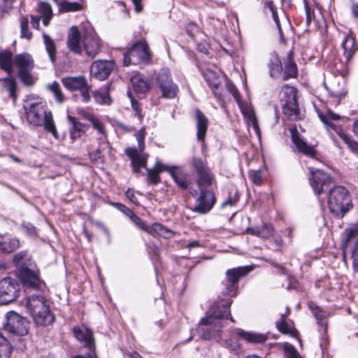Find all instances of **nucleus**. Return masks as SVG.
I'll return each instance as SVG.
<instances>
[{"label": "nucleus", "instance_id": "24", "mask_svg": "<svg viewBox=\"0 0 358 358\" xmlns=\"http://www.w3.org/2000/svg\"><path fill=\"white\" fill-rule=\"evenodd\" d=\"M266 64L270 76L273 78H280L282 73V64L275 52H272L268 55Z\"/></svg>", "mask_w": 358, "mask_h": 358}, {"label": "nucleus", "instance_id": "60", "mask_svg": "<svg viewBox=\"0 0 358 358\" xmlns=\"http://www.w3.org/2000/svg\"><path fill=\"white\" fill-rule=\"evenodd\" d=\"M305 10L306 15V24L308 26L310 24L312 20L315 17V13L314 10L306 3Z\"/></svg>", "mask_w": 358, "mask_h": 358}, {"label": "nucleus", "instance_id": "10", "mask_svg": "<svg viewBox=\"0 0 358 358\" xmlns=\"http://www.w3.org/2000/svg\"><path fill=\"white\" fill-rule=\"evenodd\" d=\"M157 87L161 92V97L172 99L176 97L179 91L178 85L173 82L169 69L162 68L155 77Z\"/></svg>", "mask_w": 358, "mask_h": 358}, {"label": "nucleus", "instance_id": "13", "mask_svg": "<svg viewBox=\"0 0 358 358\" xmlns=\"http://www.w3.org/2000/svg\"><path fill=\"white\" fill-rule=\"evenodd\" d=\"M312 177L310 178V183L315 194L319 199H322L324 195L334 185L331 177L324 171L317 169L311 172Z\"/></svg>", "mask_w": 358, "mask_h": 358}, {"label": "nucleus", "instance_id": "3", "mask_svg": "<svg viewBox=\"0 0 358 358\" xmlns=\"http://www.w3.org/2000/svg\"><path fill=\"white\" fill-rule=\"evenodd\" d=\"M317 114L335 144L338 145V139L341 138L354 153L358 154V143L352 139L343 128L342 122L347 120V117L341 116L331 110L318 111Z\"/></svg>", "mask_w": 358, "mask_h": 358}, {"label": "nucleus", "instance_id": "47", "mask_svg": "<svg viewBox=\"0 0 358 358\" xmlns=\"http://www.w3.org/2000/svg\"><path fill=\"white\" fill-rule=\"evenodd\" d=\"M47 88L54 94L55 100L58 103H61L64 102V96L62 92L59 84L57 81L48 84Z\"/></svg>", "mask_w": 358, "mask_h": 358}, {"label": "nucleus", "instance_id": "33", "mask_svg": "<svg viewBox=\"0 0 358 358\" xmlns=\"http://www.w3.org/2000/svg\"><path fill=\"white\" fill-rule=\"evenodd\" d=\"M43 44L48 57L52 64L56 61L57 48L55 41L45 32L42 33Z\"/></svg>", "mask_w": 358, "mask_h": 358}, {"label": "nucleus", "instance_id": "45", "mask_svg": "<svg viewBox=\"0 0 358 358\" xmlns=\"http://www.w3.org/2000/svg\"><path fill=\"white\" fill-rule=\"evenodd\" d=\"M131 83L134 90L138 93H145L148 90L147 82L139 76L131 78Z\"/></svg>", "mask_w": 358, "mask_h": 358}, {"label": "nucleus", "instance_id": "12", "mask_svg": "<svg viewBox=\"0 0 358 358\" xmlns=\"http://www.w3.org/2000/svg\"><path fill=\"white\" fill-rule=\"evenodd\" d=\"M76 338L81 343L83 347L88 350L86 355H76L72 358H98L95 352V341L93 332L83 327H75L73 329Z\"/></svg>", "mask_w": 358, "mask_h": 358}, {"label": "nucleus", "instance_id": "29", "mask_svg": "<svg viewBox=\"0 0 358 358\" xmlns=\"http://www.w3.org/2000/svg\"><path fill=\"white\" fill-rule=\"evenodd\" d=\"M342 48L344 51L343 55L348 62L357 49L355 47V38L352 34H350L345 36L342 42Z\"/></svg>", "mask_w": 358, "mask_h": 358}, {"label": "nucleus", "instance_id": "41", "mask_svg": "<svg viewBox=\"0 0 358 358\" xmlns=\"http://www.w3.org/2000/svg\"><path fill=\"white\" fill-rule=\"evenodd\" d=\"M166 165H163L159 162H157L155 165V168L152 169H147L148 172V180L152 184H157L160 180L159 173L160 172L164 171L163 166Z\"/></svg>", "mask_w": 358, "mask_h": 358}, {"label": "nucleus", "instance_id": "40", "mask_svg": "<svg viewBox=\"0 0 358 358\" xmlns=\"http://www.w3.org/2000/svg\"><path fill=\"white\" fill-rule=\"evenodd\" d=\"M290 310L289 307L286 308V313L282 314L280 318L276 322L275 325L278 329L284 334H292L294 331H296V329H292V327L286 322V317L289 314Z\"/></svg>", "mask_w": 358, "mask_h": 358}, {"label": "nucleus", "instance_id": "44", "mask_svg": "<svg viewBox=\"0 0 358 358\" xmlns=\"http://www.w3.org/2000/svg\"><path fill=\"white\" fill-rule=\"evenodd\" d=\"M60 13L75 12L82 9V5L78 2L62 1L59 4Z\"/></svg>", "mask_w": 358, "mask_h": 358}, {"label": "nucleus", "instance_id": "27", "mask_svg": "<svg viewBox=\"0 0 358 358\" xmlns=\"http://www.w3.org/2000/svg\"><path fill=\"white\" fill-rule=\"evenodd\" d=\"M67 119L71 124L69 128L70 138L72 142H74L77 138H80L85 133V124L78 121V120L70 115H68Z\"/></svg>", "mask_w": 358, "mask_h": 358}, {"label": "nucleus", "instance_id": "2", "mask_svg": "<svg viewBox=\"0 0 358 358\" xmlns=\"http://www.w3.org/2000/svg\"><path fill=\"white\" fill-rule=\"evenodd\" d=\"M231 303V299H227L225 303L216 305L211 314L201 320L196 332L202 339L210 340L221 331L223 327L222 319L229 318L234 322L229 309Z\"/></svg>", "mask_w": 358, "mask_h": 358}, {"label": "nucleus", "instance_id": "23", "mask_svg": "<svg viewBox=\"0 0 358 358\" xmlns=\"http://www.w3.org/2000/svg\"><path fill=\"white\" fill-rule=\"evenodd\" d=\"M292 134V141L300 152L310 157H315L316 151L313 146L308 145L307 143L301 138L296 129L290 130Z\"/></svg>", "mask_w": 358, "mask_h": 358}, {"label": "nucleus", "instance_id": "8", "mask_svg": "<svg viewBox=\"0 0 358 358\" xmlns=\"http://www.w3.org/2000/svg\"><path fill=\"white\" fill-rule=\"evenodd\" d=\"M138 142V150L136 148L125 149V154L131 159L134 172H139L141 168L145 167L146 157L141 154L145 150V127H143L135 134Z\"/></svg>", "mask_w": 358, "mask_h": 358}, {"label": "nucleus", "instance_id": "37", "mask_svg": "<svg viewBox=\"0 0 358 358\" xmlns=\"http://www.w3.org/2000/svg\"><path fill=\"white\" fill-rule=\"evenodd\" d=\"M297 76V66L289 52L285 62V69L282 75V79L287 80L290 78H296Z\"/></svg>", "mask_w": 358, "mask_h": 358}, {"label": "nucleus", "instance_id": "16", "mask_svg": "<svg viewBox=\"0 0 358 358\" xmlns=\"http://www.w3.org/2000/svg\"><path fill=\"white\" fill-rule=\"evenodd\" d=\"M250 271L246 267H237L228 269L226 272V280L223 285L224 289L222 293L224 295L235 296L238 289V284L240 278L246 275Z\"/></svg>", "mask_w": 358, "mask_h": 358}, {"label": "nucleus", "instance_id": "42", "mask_svg": "<svg viewBox=\"0 0 358 358\" xmlns=\"http://www.w3.org/2000/svg\"><path fill=\"white\" fill-rule=\"evenodd\" d=\"M38 10L41 15L40 17L43 18V24L48 26L52 16L51 6L48 3L41 2Z\"/></svg>", "mask_w": 358, "mask_h": 358}, {"label": "nucleus", "instance_id": "20", "mask_svg": "<svg viewBox=\"0 0 358 358\" xmlns=\"http://www.w3.org/2000/svg\"><path fill=\"white\" fill-rule=\"evenodd\" d=\"M115 68V63L109 60H97L90 68L91 75L99 80L106 79Z\"/></svg>", "mask_w": 358, "mask_h": 358}, {"label": "nucleus", "instance_id": "28", "mask_svg": "<svg viewBox=\"0 0 358 358\" xmlns=\"http://www.w3.org/2000/svg\"><path fill=\"white\" fill-rule=\"evenodd\" d=\"M14 57L11 51L1 50L0 51V68L10 75L13 71Z\"/></svg>", "mask_w": 358, "mask_h": 358}, {"label": "nucleus", "instance_id": "62", "mask_svg": "<svg viewBox=\"0 0 358 358\" xmlns=\"http://www.w3.org/2000/svg\"><path fill=\"white\" fill-rule=\"evenodd\" d=\"M41 17L38 16H31V23L32 25V27L36 29H38L40 27V20Z\"/></svg>", "mask_w": 358, "mask_h": 358}, {"label": "nucleus", "instance_id": "18", "mask_svg": "<svg viewBox=\"0 0 358 358\" xmlns=\"http://www.w3.org/2000/svg\"><path fill=\"white\" fill-rule=\"evenodd\" d=\"M214 95L222 101L231 100V96L234 97L237 103L241 106V94L236 86L229 80H225L224 85L213 88Z\"/></svg>", "mask_w": 358, "mask_h": 358}, {"label": "nucleus", "instance_id": "64", "mask_svg": "<svg viewBox=\"0 0 358 358\" xmlns=\"http://www.w3.org/2000/svg\"><path fill=\"white\" fill-rule=\"evenodd\" d=\"M125 195L132 203H134L135 204L138 203V199L136 197V196L134 195V193L132 191H131L130 189H128L125 192Z\"/></svg>", "mask_w": 358, "mask_h": 358}, {"label": "nucleus", "instance_id": "50", "mask_svg": "<svg viewBox=\"0 0 358 358\" xmlns=\"http://www.w3.org/2000/svg\"><path fill=\"white\" fill-rule=\"evenodd\" d=\"M265 8H268L269 11L271 13L272 17L275 22L277 28L278 29L280 37H282V31L280 27V20L278 15V13L275 7L274 6L273 2L272 1H266L264 4Z\"/></svg>", "mask_w": 358, "mask_h": 358}, {"label": "nucleus", "instance_id": "7", "mask_svg": "<svg viewBox=\"0 0 358 358\" xmlns=\"http://www.w3.org/2000/svg\"><path fill=\"white\" fill-rule=\"evenodd\" d=\"M14 65L17 69V77L26 87L34 85L36 78L31 74L35 64L32 57L28 53L17 54L14 57Z\"/></svg>", "mask_w": 358, "mask_h": 358}, {"label": "nucleus", "instance_id": "59", "mask_svg": "<svg viewBox=\"0 0 358 358\" xmlns=\"http://www.w3.org/2000/svg\"><path fill=\"white\" fill-rule=\"evenodd\" d=\"M78 90L80 92L82 101L85 103H88L90 101L91 97L89 93L90 87L87 83Z\"/></svg>", "mask_w": 358, "mask_h": 358}, {"label": "nucleus", "instance_id": "22", "mask_svg": "<svg viewBox=\"0 0 358 358\" xmlns=\"http://www.w3.org/2000/svg\"><path fill=\"white\" fill-rule=\"evenodd\" d=\"M67 47L74 54L80 55L83 52V36L77 27H72L69 31Z\"/></svg>", "mask_w": 358, "mask_h": 358}, {"label": "nucleus", "instance_id": "43", "mask_svg": "<svg viewBox=\"0 0 358 358\" xmlns=\"http://www.w3.org/2000/svg\"><path fill=\"white\" fill-rule=\"evenodd\" d=\"M240 335L250 343H262L267 340V336L263 334L242 331Z\"/></svg>", "mask_w": 358, "mask_h": 358}, {"label": "nucleus", "instance_id": "55", "mask_svg": "<svg viewBox=\"0 0 358 358\" xmlns=\"http://www.w3.org/2000/svg\"><path fill=\"white\" fill-rule=\"evenodd\" d=\"M249 178L256 185H261L262 178V172L260 170L258 171H250L248 174Z\"/></svg>", "mask_w": 358, "mask_h": 358}, {"label": "nucleus", "instance_id": "25", "mask_svg": "<svg viewBox=\"0 0 358 358\" xmlns=\"http://www.w3.org/2000/svg\"><path fill=\"white\" fill-rule=\"evenodd\" d=\"M195 119L196 123V138L199 141H204L208 127L207 117L199 110H195Z\"/></svg>", "mask_w": 358, "mask_h": 358}, {"label": "nucleus", "instance_id": "15", "mask_svg": "<svg viewBox=\"0 0 358 358\" xmlns=\"http://www.w3.org/2000/svg\"><path fill=\"white\" fill-rule=\"evenodd\" d=\"M20 293V285L12 278H4L0 281V303L8 304L15 301Z\"/></svg>", "mask_w": 358, "mask_h": 358}, {"label": "nucleus", "instance_id": "11", "mask_svg": "<svg viewBox=\"0 0 358 358\" xmlns=\"http://www.w3.org/2000/svg\"><path fill=\"white\" fill-rule=\"evenodd\" d=\"M3 327L4 330L10 334L13 338L23 337L29 332L28 320L15 311L6 314V322Z\"/></svg>", "mask_w": 358, "mask_h": 358}, {"label": "nucleus", "instance_id": "46", "mask_svg": "<svg viewBox=\"0 0 358 358\" xmlns=\"http://www.w3.org/2000/svg\"><path fill=\"white\" fill-rule=\"evenodd\" d=\"M12 350L9 341L0 334V358H10Z\"/></svg>", "mask_w": 358, "mask_h": 358}, {"label": "nucleus", "instance_id": "53", "mask_svg": "<svg viewBox=\"0 0 358 358\" xmlns=\"http://www.w3.org/2000/svg\"><path fill=\"white\" fill-rule=\"evenodd\" d=\"M131 220L140 229L142 230L149 232L150 226H148L146 223L138 215H136L133 211L129 210V214H128Z\"/></svg>", "mask_w": 358, "mask_h": 358}, {"label": "nucleus", "instance_id": "6", "mask_svg": "<svg viewBox=\"0 0 358 358\" xmlns=\"http://www.w3.org/2000/svg\"><path fill=\"white\" fill-rule=\"evenodd\" d=\"M25 306L37 325L48 326L53 323L55 316L51 313L48 301L43 295L31 294L27 296Z\"/></svg>", "mask_w": 358, "mask_h": 358}, {"label": "nucleus", "instance_id": "52", "mask_svg": "<svg viewBox=\"0 0 358 358\" xmlns=\"http://www.w3.org/2000/svg\"><path fill=\"white\" fill-rule=\"evenodd\" d=\"M95 101L100 104H110L112 100L108 92L96 91L93 93Z\"/></svg>", "mask_w": 358, "mask_h": 358}, {"label": "nucleus", "instance_id": "34", "mask_svg": "<svg viewBox=\"0 0 358 358\" xmlns=\"http://www.w3.org/2000/svg\"><path fill=\"white\" fill-rule=\"evenodd\" d=\"M273 227L268 224H264L261 227L255 228H248L246 233L251 235H255L262 238H268L273 234Z\"/></svg>", "mask_w": 358, "mask_h": 358}, {"label": "nucleus", "instance_id": "38", "mask_svg": "<svg viewBox=\"0 0 358 358\" xmlns=\"http://www.w3.org/2000/svg\"><path fill=\"white\" fill-rule=\"evenodd\" d=\"M203 76L212 90L213 88L220 85L221 83L226 80L225 78L220 77L215 71L208 69L203 72Z\"/></svg>", "mask_w": 358, "mask_h": 358}, {"label": "nucleus", "instance_id": "19", "mask_svg": "<svg viewBox=\"0 0 358 358\" xmlns=\"http://www.w3.org/2000/svg\"><path fill=\"white\" fill-rule=\"evenodd\" d=\"M83 50L92 58L101 51V43L98 36L93 30L86 31L83 36Z\"/></svg>", "mask_w": 358, "mask_h": 358}, {"label": "nucleus", "instance_id": "57", "mask_svg": "<svg viewBox=\"0 0 358 358\" xmlns=\"http://www.w3.org/2000/svg\"><path fill=\"white\" fill-rule=\"evenodd\" d=\"M24 232L29 236H36V229L31 223H23L22 225Z\"/></svg>", "mask_w": 358, "mask_h": 358}, {"label": "nucleus", "instance_id": "32", "mask_svg": "<svg viewBox=\"0 0 358 358\" xmlns=\"http://www.w3.org/2000/svg\"><path fill=\"white\" fill-rule=\"evenodd\" d=\"M283 113L287 116L289 120H296L299 115V109L297 101H285L282 103Z\"/></svg>", "mask_w": 358, "mask_h": 358}, {"label": "nucleus", "instance_id": "51", "mask_svg": "<svg viewBox=\"0 0 358 358\" xmlns=\"http://www.w3.org/2000/svg\"><path fill=\"white\" fill-rule=\"evenodd\" d=\"M21 38L30 40L32 36L31 32L29 29V20L27 17H22L20 18Z\"/></svg>", "mask_w": 358, "mask_h": 358}, {"label": "nucleus", "instance_id": "58", "mask_svg": "<svg viewBox=\"0 0 358 358\" xmlns=\"http://www.w3.org/2000/svg\"><path fill=\"white\" fill-rule=\"evenodd\" d=\"M131 108L135 110V116H137L138 119L141 121L143 120V115L138 101L134 98H131Z\"/></svg>", "mask_w": 358, "mask_h": 358}, {"label": "nucleus", "instance_id": "9", "mask_svg": "<svg viewBox=\"0 0 358 358\" xmlns=\"http://www.w3.org/2000/svg\"><path fill=\"white\" fill-rule=\"evenodd\" d=\"M151 59L149 48L145 42L138 41L126 52L124 53V65H138L147 64Z\"/></svg>", "mask_w": 358, "mask_h": 358}, {"label": "nucleus", "instance_id": "5", "mask_svg": "<svg viewBox=\"0 0 358 358\" xmlns=\"http://www.w3.org/2000/svg\"><path fill=\"white\" fill-rule=\"evenodd\" d=\"M326 199L329 211L338 218H342L352 207L350 192L341 185L334 186L320 201L324 202Z\"/></svg>", "mask_w": 358, "mask_h": 358}, {"label": "nucleus", "instance_id": "48", "mask_svg": "<svg viewBox=\"0 0 358 358\" xmlns=\"http://www.w3.org/2000/svg\"><path fill=\"white\" fill-rule=\"evenodd\" d=\"M86 119L92 124L93 128L96 129L98 134L106 136V131L103 124L94 115H87Z\"/></svg>", "mask_w": 358, "mask_h": 358}, {"label": "nucleus", "instance_id": "49", "mask_svg": "<svg viewBox=\"0 0 358 358\" xmlns=\"http://www.w3.org/2000/svg\"><path fill=\"white\" fill-rule=\"evenodd\" d=\"M296 90L287 85L282 87L281 91V101L285 103V101H294L296 100Z\"/></svg>", "mask_w": 358, "mask_h": 358}, {"label": "nucleus", "instance_id": "61", "mask_svg": "<svg viewBox=\"0 0 358 358\" xmlns=\"http://www.w3.org/2000/svg\"><path fill=\"white\" fill-rule=\"evenodd\" d=\"M238 196H237L236 194H235L233 197L231 196H229V198L222 203V207H225L227 206H234L236 203L238 201Z\"/></svg>", "mask_w": 358, "mask_h": 358}, {"label": "nucleus", "instance_id": "1", "mask_svg": "<svg viewBox=\"0 0 358 358\" xmlns=\"http://www.w3.org/2000/svg\"><path fill=\"white\" fill-rule=\"evenodd\" d=\"M23 108L29 124L36 127H43L44 129L50 133L55 138H59L52 113L48 110L45 101L41 98L29 96L24 100Z\"/></svg>", "mask_w": 358, "mask_h": 358}, {"label": "nucleus", "instance_id": "36", "mask_svg": "<svg viewBox=\"0 0 358 358\" xmlns=\"http://www.w3.org/2000/svg\"><path fill=\"white\" fill-rule=\"evenodd\" d=\"M3 87L8 92L9 96L15 102L17 98V84L15 78L8 76L3 80Z\"/></svg>", "mask_w": 358, "mask_h": 358}, {"label": "nucleus", "instance_id": "14", "mask_svg": "<svg viewBox=\"0 0 358 358\" xmlns=\"http://www.w3.org/2000/svg\"><path fill=\"white\" fill-rule=\"evenodd\" d=\"M192 167L198 176L196 183L199 187L213 185L215 177L208 166V162L206 159L194 157L192 159Z\"/></svg>", "mask_w": 358, "mask_h": 358}, {"label": "nucleus", "instance_id": "54", "mask_svg": "<svg viewBox=\"0 0 358 358\" xmlns=\"http://www.w3.org/2000/svg\"><path fill=\"white\" fill-rule=\"evenodd\" d=\"M284 352L287 358H301L295 348L289 343L285 344Z\"/></svg>", "mask_w": 358, "mask_h": 358}, {"label": "nucleus", "instance_id": "56", "mask_svg": "<svg viewBox=\"0 0 358 358\" xmlns=\"http://www.w3.org/2000/svg\"><path fill=\"white\" fill-rule=\"evenodd\" d=\"M241 110H242L243 115L245 116H246L250 120L254 129L257 131V129L258 128V125H257V121L255 117L254 111L251 109H248L246 110H244L243 109L241 108Z\"/></svg>", "mask_w": 358, "mask_h": 358}, {"label": "nucleus", "instance_id": "35", "mask_svg": "<svg viewBox=\"0 0 358 358\" xmlns=\"http://www.w3.org/2000/svg\"><path fill=\"white\" fill-rule=\"evenodd\" d=\"M308 308L317 320L318 325L322 327L324 332L326 333L327 330V323L326 320V316L323 310H322L313 302L308 303Z\"/></svg>", "mask_w": 358, "mask_h": 358}, {"label": "nucleus", "instance_id": "39", "mask_svg": "<svg viewBox=\"0 0 358 358\" xmlns=\"http://www.w3.org/2000/svg\"><path fill=\"white\" fill-rule=\"evenodd\" d=\"M148 234L151 235L156 234L164 238H170L174 236L173 231L159 223H155L150 226Z\"/></svg>", "mask_w": 358, "mask_h": 358}, {"label": "nucleus", "instance_id": "4", "mask_svg": "<svg viewBox=\"0 0 358 358\" xmlns=\"http://www.w3.org/2000/svg\"><path fill=\"white\" fill-rule=\"evenodd\" d=\"M13 263L18 271V275L22 284L36 290L43 291L46 288L45 282L39 277V271L31 265L26 251H20L13 256Z\"/></svg>", "mask_w": 358, "mask_h": 358}, {"label": "nucleus", "instance_id": "17", "mask_svg": "<svg viewBox=\"0 0 358 358\" xmlns=\"http://www.w3.org/2000/svg\"><path fill=\"white\" fill-rule=\"evenodd\" d=\"M199 188L200 193L196 199V204L192 208V210L199 214H206L213 208L216 198L212 191L208 190L203 187Z\"/></svg>", "mask_w": 358, "mask_h": 358}, {"label": "nucleus", "instance_id": "63", "mask_svg": "<svg viewBox=\"0 0 358 358\" xmlns=\"http://www.w3.org/2000/svg\"><path fill=\"white\" fill-rule=\"evenodd\" d=\"M89 156L92 161H97L98 159H101L100 150L96 149V150L90 152Z\"/></svg>", "mask_w": 358, "mask_h": 358}, {"label": "nucleus", "instance_id": "26", "mask_svg": "<svg viewBox=\"0 0 358 358\" xmlns=\"http://www.w3.org/2000/svg\"><path fill=\"white\" fill-rule=\"evenodd\" d=\"M20 241L9 234L0 235V250L4 253H11L20 247Z\"/></svg>", "mask_w": 358, "mask_h": 358}, {"label": "nucleus", "instance_id": "31", "mask_svg": "<svg viewBox=\"0 0 358 358\" xmlns=\"http://www.w3.org/2000/svg\"><path fill=\"white\" fill-rule=\"evenodd\" d=\"M352 239H358V224L350 228L347 231L346 241L350 242ZM352 262L355 269L358 271V242L352 252Z\"/></svg>", "mask_w": 358, "mask_h": 358}, {"label": "nucleus", "instance_id": "30", "mask_svg": "<svg viewBox=\"0 0 358 358\" xmlns=\"http://www.w3.org/2000/svg\"><path fill=\"white\" fill-rule=\"evenodd\" d=\"M64 86L69 90H78L87 84L84 76L65 77L62 79Z\"/></svg>", "mask_w": 358, "mask_h": 358}, {"label": "nucleus", "instance_id": "21", "mask_svg": "<svg viewBox=\"0 0 358 358\" xmlns=\"http://www.w3.org/2000/svg\"><path fill=\"white\" fill-rule=\"evenodd\" d=\"M164 171L169 173L174 182L182 189H187L189 182L187 179V175L183 168L180 166H163Z\"/></svg>", "mask_w": 358, "mask_h": 358}]
</instances>
